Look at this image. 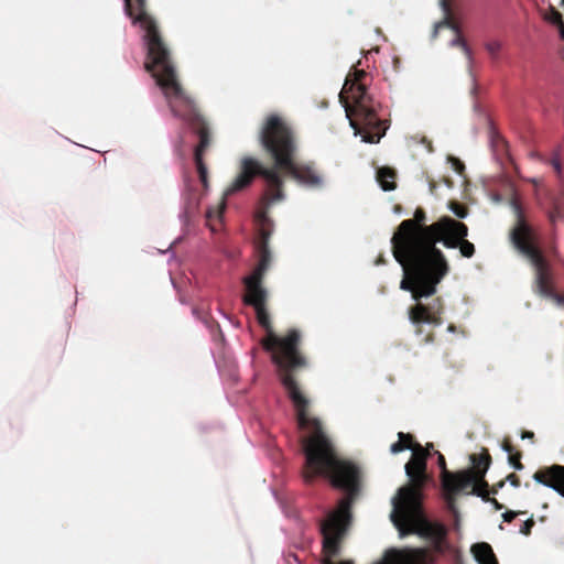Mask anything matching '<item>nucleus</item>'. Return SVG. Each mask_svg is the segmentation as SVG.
Instances as JSON below:
<instances>
[{
  "mask_svg": "<svg viewBox=\"0 0 564 564\" xmlns=\"http://www.w3.org/2000/svg\"><path fill=\"white\" fill-rule=\"evenodd\" d=\"M156 85L162 89L167 99L173 115L184 120L198 135L199 142L194 151V161L200 182L207 184V167L204 154L210 147L212 138L207 122L198 112L192 97L181 86L176 73H151Z\"/></svg>",
  "mask_w": 564,
  "mask_h": 564,
  "instance_id": "obj_5",
  "label": "nucleus"
},
{
  "mask_svg": "<svg viewBox=\"0 0 564 564\" xmlns=\"http://www.w3.org/2000/svg\"><path fill=\"white\" fill-rule=\"evenodd\" d=\"M433 340H434V335H433V333H427V334L425 335V337L423 338V343H425V344L433 343Z\"/></svg>",
  "mask_w": 564,
  "mask_h": 564,
  "instance_id": "obj_35",
  "label": "nucleus"
},
{
  "mask_svg": "<svg viewBox=\"0 0 564 564\" xmlns=\"http://www.w3.org/2000/svg\"><path fill=\"white\" fill-rule=\"evenodd\" d=\"M433 447H434V446H433V444H432V443H429V444L426 445V447H425V448H426V449L429 451V453L431 454V451L433 449Z\"/></svg>",
  "mask_w": 564,
  "mask_h": 564,
  "instance_id": "obj_40",
  "label": "nucleus"
},
{
  "mask_svg": "<svg viewBox=\"0 0 564 564\" xmlns=\"http://www.w3.org/2000/svg\"><path fill=\"white\" fill-rule=\"evenodd\" d=\"M242 300L246 305L254 308L258 323L267 332L261 345L271 354V360L276 366L279 379L294 406L299 427L307 433L301 441L305 456L304 481L311 484L317 476H325L334 487L346 492L337 509L322 521V536L345 538L351 521V505L359 491L360 470L355 464L338 456L321 421L310 414L311 401L295 378L299 371L307 367L306 357L300 350V330L291 328L284 336L274 333L267 308V290H246Z\"/></svg>",
  "mask_w": 564,
  "mask_h": 564,
  "instance_id": "obj_1",
  "label": "nucleus"
},
{
  "mask_svg": "<svg viewBox=\"0 0 564 564\" xmlns=\"http://www.w3.org/2000/svg\"><path fill=\"white\" fill-rule=\"evenodd\" d=\"M562 4L564 6V0H562Z\"/></svg>",
  "mask_w": 564,
  "mask_h": 564,
  "instance_id": "obj_45",
  "label": "nucleus"
},
{
  "mask_svg": "<svg viewBox=\"0 0 564 564\" xmlns=\"http://www.w3.org/2000/svg\"><path fill=\"white\" fill-rule=\"evenodd\" d=\"M545 19L558 29L560 36L564 41V21L561 12L552 8Z\"/></svg>",
  "mask_w": 564,
  "mask_h": 564,
  "instance_id": "obj_20",
  "label": "nucleus"
},
{
  "mask_svg": "<svg viewBox=\"0 0 564 564\" xmlns=\"http://www.w3.org/2000/svg\"><path fill=\"white\" fill-rule=\"evenodd\" d=\"M551 164H552L554 171L556 172V174L561 175V173H562V165H561L560 159L557 156L553 158L551 160Z\"/></svg>",
  "mask_w": 564,
  "mask_h": 564,
  "instance_id": "obj_30",
  "label": "nucleus"
},
{
  "mask_svg": "<svg viewBox=\"0 0 564 564\" xmlns=\"http://www.w3.org/2000/svg\"><path fill=\"white\" fill-rule=\"evenodd\" d=\"M535 522L532 518L524 521L522 527L520 528V532L524 535H529L531 533L532 528L534 527Z\"/></svg>",
  "mask_w": 564,
  "mask_h": 564,
  "instance_id": "obj_29",
  "label": "nucleus"
},
{
  "mask_svg": "<svg viewBox=\"0 0 564 564\" xmlns=\"http://www.w3.org/2000/svg\"><path fill=\"white\" fill-rule=\"evenodd\" d=\"M448 329H449V330H454V326H453V325H449Z\"/></svg>",
  "mask_w": 564,
  "mask_h": 564,
  "instance_id": "obj_44",
  "label": "nucleus"
},
{
  "mask_svg": "<svg viewBox=\"0 0 564 564\" xmlns=\"http://www.w3.org/2000/svg\"><path fill=\"white\" fill-rule=\"evenodd\" d=\"M502 448L508 453V455L514 454L517 452L514 446L508 440L503 441Z\"/></svg>",
  "mask_w": 564,
  "mask_h": 564,
  "instance_id": "obj_32",
  "label": "nucleus"
},
{
  "mask_svg": "<svg viewBox=\"0 0 564 564\" xmlns=\"http://www.w3.org/2000/svg\"><path fill=\"white\" fill-rule=\"evenodd\" d=\"M429 456L426 448L415 444L412 448V457L404 467L409 484L401 487L398 496L392 500L391 521L401 533L422 514V489L429 479L426 475Z\"/></svg>",
  "mask_w": 564,
  "mask_h": 564,
  "instance_id": "obj_6",
  "label": "nucleus"
},
{
  "mask_svg": "<svg viewBox=\"0 0 564 564\" xmlns=\"http://www.w3.org/2000/svg\"><path fill=\"white\" fill-rule=\"evenodd\" d=\"M420 300H415L417 303L410 307L409 310V318L411 323L415 326V334L423 335L424 327L423 324H429L434 327L443 324L442 313H443V302L440 297L434 299L429 304L421 303Z\"/></svg>",
  "mask_w": 564,
  "mask_h": 564,
  "instance_id": "obj_12",
  "label": "nucleus"
},
{
  "mask_svg": "<svg viewBox=\"0 0 564 564\" xmlns=\"http://www.w3.org/2000/svg\"><path fill=\"white\" fill-rule=\"evenodd\" d=\"M426 213L417 207L412 219L401 221L391 238L394 259L402 265L404 276L400 288L411 292L413 300L430 297L449 272L448 262L436 247L440 236L452 217L443 216L426 225Z\"/></svg>",
  "mask_w": 564,
  "mask_h": 564,
  "instance_id": "obj_2",
  "label": "nucleus"
},
{
  "mask_svg": "<svg viewBox=\"0 0 564 564\" xmlns=\"http://www.w3.org/2000/svg\"><path fill=\"white\" fill-rule=\"evenodd\" d=\"M437 455V465L441 469V482L444 490L446 506L449 511L456 512V495L464 489L469 488L474 481L471 470H462L452 473L447 469L446 460L443 454L435 452Z\"/></svg>",
  "mask_w": 564,
  "mask_h": 564,
  "instance_id": "obj_10",
  "label": "nucleus"
},
{
  "mask_svg": "<svg viewBox=\"0 0 564 564\" xmlns=\"http://www.w3.org/2000/svg\"><path fill=\"white\" fill-rule=\"evenodd\" d=\"M410 448V445L409 444H402V442H400L399 440L393 443L391 446H390V452L392 454H398V453H401L405 449Z\"/></svg>",
  "mask_w": 564,
  "mask_h": 564,
  "instance_id": "obj_27",
  "label": "nucleus"
},
{
  "mask_svg": "<svg viewBox=\"0 0 564 564\" xmlns=\"http://www.w3.org/2000/svg\"><path fill=\"white\" fill-rule=\"evenodd\" d=\"M323 553H324V558L322 561V564H354L351 561H341L339 563H334L333 562V557L337 556L340 551L336 554H328L324 549H323Z\"/></svg>",
  "mask_w": 564,
  "mask_h": 564,
  "instance_id": "obj_26",
  "label": "nucleus"
},
{
  "mask_svg": "<svg viewBox=\"0 0 564 564\" xmlns=\"http://www.w3.org/2000/svg\"><path fill=\"white\" fill-rule=\"evenodd\" d=\"M521 437L522 438H533L534 437V433L531 432V431H524V432H522Z\"/></svg>",
  "mask_w": 564,
  "mask_h": 564,
  "instance_id": "obj_36",
  "label": "nucleus"
},
{
  "mask_svg": "<svg viewBox=\"0 0 564 564\" xmlns=\"http://www.w3.org/2000/svg\"><path fill=\"white\" fill-rule=\"evenodd\" d=\"M423 533L432 540L435 551H443V545L447 536V529L444 524L438 522H425Z\"/></svg>",
  "mask_w": 564,
  "mask_h": 564,
  "instance_id": "obj_16",
  "label": "nucleus"
},
{
  "mask_svg": "<svg viewBox=\"0 0 564 564\" xmlns=\"http://www.w3.org/2000/svg\"><path fill=\"white\" fill-rule=\"evenodd\" d=\"M278 171L281 175L282 173L289 175L300 185L308 188L318 189L324 185V177L312 161L296 162L295 158H292L286 165H282Z\"/></svg>",
  "mask_w": 564,
  "mask_h": 564,
  "instance_id": "obj_11",
  "label": "nucleus"
},
{
  "mask_svg": "<svg viewBox=\"0 0 564 564\" xmlns=\"http://www.w3.org/2000/svg\"><path fill=\"white\" fill-rule=\"evenodd\" d=\"M491 491L492 494H497V488L494 487Z\"/></svg>",
  "mask_w": 564,
  "mask_h": 564,
  "instance_id": "obj_43",
  "label": "nucleus"
},
{
  "mask_svg": "<svg viewBox=\"0 0 564 564\" xmlns=\"http://www.w3.org/2000/svg\"><path fill=\"white\" fill-rule=\"evenodd\" d=\"M517 224L511 230L514 247L530 261L534 269L535 292L564 305V294L555 292L551 265L536 243L532 228L527 224L521 207L516 206Z\"/></svg>",
  "mask_w": 564,
  "mask_h": 564,
  "instance_id": "obj_7",
  "label": "nucleus"
},
{
  "mask_svg": "<svg viewBox=\"0 0 564 564\" xmlns=\"http://www.w3.org/2000/svg\"><path fill=\"white\" fill-rule=\"evenodd\" d=\"M372 67L378 68V67H384V66L381 63L379 65H377L376 61H373Z\"/></svg>",
  "mask_w": 564,
  "mask_h": 564,
  "instance_id": "obj_41",
  "label": "nucleus"
},
{
  "mask_svg": "<svg viewBox=\"0 0 564 564\" xmlns=\"http://www.w3.org/2000/svg\"><path fill=\"white\" fill-rule=\"evenodd\" d=\"M398 437H399V441L402 442V444H409L410 445L409 449H411V451H412V448L415 447V444H419L417 442L414 441L413 435H411L409 433L399 432Z\"/></svg>",
  "mask_w": 564,
  "mask_h": 564,
  "instance_id": "obj_25",
  "label": "nucleus"
},
{
  "mask_svg": "<svg viewBox=\"0 0 564 564\" xmlns=\"http://www.w3.org/2000/svg\"><path fill=\"white\" fill-rule=\"evenodd\" d=\"M470 460L474 465V468L470 469L473 471L474 481L469 487H473V492L477 496L487 499L488 496V482L484 479L487 469L490 466L491 457L489 453L486 451L481 455H471Z\"/></svg>",
  "mask_w": 564,
  "mask_h": 564,
  "instance_id": "obj_14",
  "label": "nucleus"
},
{
  "mask_svg": "<svg viewBox=\"0 0 564 564\" xmlns=\"http://www.w3.org/2000/svg\"><path fill=\"white\" fill-rule=\"evenodd\" d=\"M376 53L378 54L379 53V50L378 48H375V50H370L368 51L367 55H366V59L368 61L369 59V56H372V54Z\"/></svg>",
  "mask_w": 564,
  "mask_h": 564,
  "instance_id": "obj_38",
  "label": "nucleus"
},
{
  "mask_svg": "<svg viewBox=\"0 0 564 564\" xmlns=\"http://www.w3.org/2000/svg\"><path fill=\"white\" fill-rule=\"evenodd\" d=\"M419 551L389 550L379 564H420Z\"/></svg>",
  "mask_w": 564,
  "mask_h": 564,
  "instance_id": "obj_15",
  "label": "nucleus"
},
{
  "mask_svg": "<svg viewBox=\"0 0 564 564\" xmlns=\"http://www.w3.org/2000/svg\"><path fill=\"white\" fill-rule=\"evenodd\" d=\"M503 484H505V481H500V482L497 485V487H500V488H501V487L503 486Z\"/></svg>",
  "mask_w": 564,
  "mask_h": 564,
  "instance_id": "obj_42",
  "label": "nucleus"
},
{
  "mask_svg": "<svg viewBox=\"0 0 564 564\" xmlns=\"http://www.w3.org/2000/svg\"><path fill=\"white\" fill-rule=\"evenodd\" d=\"M224 208H225V205H220L218 206L217 208H209L207 212H206V218L208 221H210L212 219H220L221 217V214L224 212Z\"/></svg>",
  "mask_w": 564,
  "mask_h": 564,
  "instance_id": "obj_24",
  "label": "nucleus"
},
{
  "mask_svg": "<svg viewBox=\"0 0 564 564\" xmlns=\"http://www.w3.org/2000/svg\"><path fill=\"white\" fill-rule=\"evenodd\" d=\"M447 226L445 227L444 234L440 236L438 242H442L444 247L448 249L458 248L460 254L464 258H471L475 254V246L468 241V227L454 218L446 220Z\"/></svg>",
  "mask_w": 564,
  "mask_h": 564,
  "instance_id": "obj_13",
  "label": "nucleus"
},
{
  "mask_svg": "<svg viewBox=\"0 0 564 564\" xmlns=\"http://www.w3.org/2000/svg\"><path fill=\"white\" fill-rule=\"evenodd\" d=\"M259 142L264 152L272 158L274 165L267 167L256 158L243 156L240 160L238 175L225 193L226 195H232L240 192L249 187L257 176H261L265 183V188L260 204L271 206L285 197L284 178L278 169L286 165L289 160L295 158L297 141L295 131L290 123L283 117L272 113L262 123Z\"/></svg>",
  "mask_w": 564,
  "mask_h": 564,
  "instance_id": "obj_3",
  "label": "nucleus"
},
{
  "mask_svg": "<svg viewBox=\"0 0 564 564\" xmlns=\"http://www.w3.org/2000/svg\"><path fill=\"white\" fill-rule=\"evenodd\" d=\"M522 512H516V511H506L503 514H502V518H503V521L505 522H511L513 521V519L518 516V514H521Z\"/></svg>",
  "mask_w": 564,
  "mask_h": 564,
  "instance_id": "obj_31",
  "label": "nucleus"
},
{
  "mask_svg": "<svg viewBox=\"0 0 564 564\" xmlns=\"http://www.w3.org/2000/svg\"><path fill=\"white\" fill-rule=\"evenodd\" d=\"M376 177L383 191L389 192L395 189L397 172L394 169L389 166L379 167Z\"/></svg>",
  "mask_w": 564,
  "mask_h": 564,
  "instance_id": "obj_18",
  "label": "nucleus"
},
{
  "mask_svg": "<svg viewBox=\"0 0 564 564\" xmlns=\"http://www.w3.org/2000/svg\"><path fill=\"white\" fill-rule=\"evenodd\" d=\"M507 480L513 486L519 487L520 486V478L516 474H510L507 476Z\"/></svg>",
  "mask_w": 564,
  "mask_h": 564,
  "instance_id": "obj_33",
  "label": "nucleus"
},
{
  "mask_svg": "<svg viewBox=\"0 0 564 564\" xmlns=\"http://www.w3.org/2000/svg\"><path fill=\"white\" fill-rule=\"evenodd\" d=\"M410 448V445L409 444H402V442H400L399 440L393 443L391 446H390V452L392 454H398V453H401L405 449Z\"/></svg>",
  "mask_w": 564,
  "mask_h": 564,
  "instance_id": "obj_28",
  "label": "nucleus"
},
{
  "mask_svg": "<svg viewBox=\"0 0 564 564\" xmlns=\"http://www.w3.org/2000/svg\"><path fill=\"white\" fill-rule=\"evenodd\" d=\"M270 206L261 204V208L257 213V221L259 223V237L256 242L258 252V263L251 274L242 279L246 290H265L263 288V279L272 263V253L269 248V240L272 234V221L268 216Z\"/></svg>",
  "mask_w": 564,
  "mask_h": 564,
  "instance_id": "obj_9",
  "label": "nucleus"
},
{
  "mask_svg": "<svg viewBox=\"0 0 564 564\" xmlns=\"http://www.w3.org/2000/svg\"><path fill=\"white\" fill-rule=\"evenodd\" d=\"M491 502L495 505L496 509L502 508V506L496 499H491Z\"/></svg>",
  "mask_w": 564,
  "mask_h": 564,
  "instance_id": "obj_39",
  "label": "nucleus"
},
{
  "mask_svg": "<svg viewBox=\"0 0 564 564\" xmlns=\"http://www.w3.org/2000/svg\"><path fill=\"white\" fill-rule=\"evenodd\" d=\"M521 452L517 451L514 454H511L508 457L509 464L517 470H521L524 467L521 463Z\"/></svg>",
  "mask_w": 564,
  "mask_h": 564,
  "instance_id": "obj_23",
  "label": "nucleus"
},
{
  "mask_svg": "<svg viewBox=\"0 0 564 564\" xmlns=\"http://www.w3.org/2000/svg\"><path fill=\"white\" fill-rule=\"evenodd\" d=\"M449 208L458 218H465L468 215V208L460 203L451 202Z\"/></svg>",
  "mask_w": 564,
  "mask_h": 564,
  "instance_id": "obj_22",
  "label": "nucleus"
},
{
  "mask_svg": "<svg viewBox=\"0 0 564 564\" xmlns=\"http://www.w3.org/2000/svg\"><path fill=\"white\" fill-rule=\"evenodd\" d=\"M441 28H451L455 32V37L452 40L451 44L454 46L460 47L464 55L466 56V58L470 59V50L467 46L464 37L459 33V30H458V26L456 25V23L453 22L452 20L446 19L444 22L438 23L436 25V31Z\"/></svg>",
  "mask_w": 564,
  "mask_h": 564,
  "instance_id": "obj_19",
  "label": "nucleus"
},
{
  "mask_svg": "<svg viewBox=\"0 0 564 564\" xmlns=\"http://www.w3.org/2000/svg\"><path fill=\"white\" fill-rule=\"evenodd\" d=\"M471 552L479 564H499L492 547L486 542L474 544Z\"/></svg>",
  "mask_w": 564,
  "mask_h": 564,
  "instance_id": "obj_17",
  "label": "nucleus"
},
{
  "mask_svg": "<svg viewBox=\"0 0 564 564\" xmlns=\"http://www.w3.org/2000/svg\"><path fill=\"white\" fill-rule=\"evenodd\" d=\"M360 65H361V62H360V61H358V63H357V64H354V65H351V66H350L349 70H354V72L361 70V69L359 68V66H360Z\"/></svg>",
  "mask_w": 564,
  "mask_h": 564,
  "instance_id": "obj_37",
  "label": "nucleus"
},
{
  "mask_svg": "<svg viewBox=\"0 0 564 564\" xmlns=\"http://www.w3.org/2000/svg\"><path fill=\"white\" fill-rule=\"evenodd\" d=\"M485 48L491 58H497L501 50V43L496 40H490L485 44Z\"/></svg>",
  "mask_w": 564,
  "mask_h": 564,
  "instance_id": "obj_21",
  "label": "nucleus"
},
{
  "mask_svg": "<svg viewBox=\"0 0 564 564\" xmlns=\"http://www.w3.org/2000/svg\"><path fill=\"white\" fill-rule=\"evenodd\" d=\"M388 57L391 59L392 62V67L394 69L399 68L400 67V58L394 55V54H389Z\"/></svg>",
  "mask_w": 564,
  "mask_h": 564,
  "instance_id": "obj_34",
  "label": "nucleus"
},
{
  "mask_svg": "<svg viewBox=\"0 0 564 564\" xmlns=\"http://www.w3.org/2000/svg\"><path fill=\"white\" fill-rule=\"evenodd\" d=\"M124 11L144 32L147 61L144 70H175L171 52L162 40L156 21L147 11L145 0H123Z\"/></svg>",
  "mask_w": 564,
  "mask_h": 564,
  "instance_id": "obj_8",
  "label": "nucleus"
},
{
  "mask_svg": "<svg viewBox=\"0 0 564 564\" xmlns=\"http://www.w3.org/2000/svg\"><path fill=\"white\" fill-rule=\"evenodd\" d=\"M369 80V73H347L339 97L355 134L364 142L378 143L388 124L378 117L375 101L367 91Z\"/></svg>",
  "mask_w": 564,
  "mask_h": 564,
  "instance_id": "obj_4",
  "label": "nucleus"
}]
</instances>
